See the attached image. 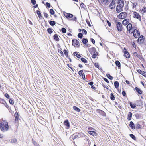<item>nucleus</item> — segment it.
<instances>
[{"mask_svg":"<svg viewBox=\"0 0 146 146\" xmlns=\"http://www.w3.org/2000/svg\"><path fill=\"white\" fill-rule=\"evenodd\" d=\"M0 128L3 132L8 131L9 129V126L7 122L6 121H5L1 123H0Z\"/></svg>","mask_w":146,"mask_h":146,"instance_id":"f257e3e1","label":"nucleus"},{"mask_svg":"<svg viewBox=\"0 0 146 146\" xmlns=\"http://www.w3.org/2000/svg\"><path fill=\"white\" fill-rule=\"evenodd\" d=\"M120 1V2L118 3L119 5L117 6L116 8V11L118 13L123 11L122 8L124 4L123 0H121Z\"/></svg>","mask_w":146,"mask_h":146,"instance_id":"f03ea898","label":"nucleus"},{"mask_svg":"<svg viewBox=\"0 0 146 146\" xmlns=\"http://www.w3.org/2000/svg\"><path fill=\"white\" fill-rule=\"evenodd\" d=\"M131 33H133L134 36L136 38H138L140 35L139 31L135 29H134Z\"/></svg>","mask_w":146,"mask_h":146,"instance_id":"7ed1b4c3","label":"nucleus"},{"mask_svg":"<svg viewBox=\"0 0 146 146\" xmlns=\"http://www.w3.org/2000/svg\"><path fill=\"white\" fill-rule=\"evenodd\" d=\"M116 27L118 31L121 32L123 30L122 25L120 22H117L116 23Z\"/></svg>","mask_w":146,"mask_h":146,"instance_id":"20e7f679","label":"nucleus"},{"mask_svg":"<svg viewBox=\"0 0 146 146\" xmlns=\"http://www.w3.org/2000/svg\"><path fill=\"white\" fill-rule=\"evenodd\" d=\"M127 13L125 12H122L120 13L118 15V17L120 19L125 18L127 16Z\"/></svg>","mask_w":146,"mask_h":146,"instance_id":"39448f33","label":"nucleus"},{"mask_svg":"<svg viewBox=\"0 0 146 146\" xmlns=\"http://www.w3.org/2000/svg\"><path fill=\"white\" fill-rule=\"evenodd\" d=\"M72 44L74 46H75V45H76V46H77V47H79L80 45L79 41L76 39H73L72 40Z\"/></svg>","mask_w":146,"mask_h":146,"instance_id":"423d86ee","label":"nucleus"},{"mask_svg":"<svg viewBox=\"0 0 146 146\" xmlns=\"http://www.w3.org/2000/svg\"><path fill=\"white\" fill-rule=\"evenodd\" d=\"M127 30L129 31V33H131V32L133 29L132 27V25L131 23H129L126 26Z\"/></svg>","mask_w":146,"mask_h":146,"instance_id":"0eeeda50","label":"nucleus"},{"mask_svg":"<svg viewBox=\"0 0 146 146\" xmlns=\"http://www.w3.org/2000/svg\"><path fill=\"white\" fill-rule=\"evenodd\" d=\"M133 14H134L133 17L134 18H136L138 19L140 21H141V16L138 13L136 12H134Z\"/></svg>","mask_w":146,"mask_h":146,"instance_id":"6e6552de","label":"nucleus"},{"mask_svg":"<svg viewBox=\"0 0 146 146\" xmlns=\"http://www.w3.org/2000/svg\"><path fill=\"white\" fill-rule=\"evenodd\" d=\"M123 52L124 53V56L127 58H129L130 57V55L127 51V50L125 48L123 50Z\"/></svg>","mask_w":146,"mask_h":146,"instance_id":"1a4fd4ad","label":"nucleus"},{"mask_svg":"<svg viewBox=\"0 0 146 146\" xmlns=\"http://www.w3.org/2000/svg\"><path fill=\"white\" fill-rule=\"evenodd\" d=\"M110 3L109 6V7L111 9H113L115 8L116 4L115 3L110 2Z\"/></svg>","mask_w":146,"mask_h":146,"instance_id":"9d476101","label":"nucleus"},{"mask_svg":"<svg viewBox=\"0 0 146 146\" xmlns=\"http://www.w3.org/2000/svg\"><path fill=\"white\" fill-rule=\"evenodd\" d=\"M64 15L66 18L68 19L72 18L73 17V14L70 13H64Z\"/></svg>","mask_w":146,"mask_h":146,"instance_id":"9b49d317","label":"nucleus"},{"mask_svg":"<svg viewBox=\"0 0 146 146\" xmlns=\"http://www.w3.org/2000/svg\"><path fill=\"white\" fill-rule=\"evenodd\" d=\"M129 23V19H125L122 21V23L123 25H126Z\"/></svg>","mask_w":146,"mask_h":146,"instance_id":"f8f14e48","label":"nucleus"},{"mask_svg":"<svg viewBox=\"0 0 146 146\" xmlns=\"http://www.w3.org/2000/svg\"><path fill=\"white\" fill-rule=\"evenodd\" d=\"M91 54L96 52V50L94 47H92L89 50Z\"/></svg>","mask_w":146,"mask_h":146,"instance_id":"ddd939ff","label":"nucleus"},{"mask_svg":"<svg viewBox=\"0 0 146 146\" xmlns=\"http://www.w3.org/2000/svg\"><path fill=\"white\" fill-rule=\"evenodd\" d=\"M53 38L54 40L57 41H59V38L58 37V35L57 34H55L54 35Z\"/></svg>","mask_w":146,"mask_h":146,"instance_id":"4468645a","label":"nucleus"},{"mask_svg":"<svg viewBox=\"0 0 146 146\" xmlns=\"http://www.w3.org/2000/svg\"><path fill=\"white\" fill-rule=\"evenodd\" d=\"M144 39V37L143 35H141L138 39V42H143Z\"/></svg>","mask_w":146,"mask_h":146,"instance_id":"2eb2a0df","label":"nucleus"},{"mask_svg":"<svg viewBox=\"0 0 146 146\" xmlns=\"http://www.w3.org/2000/svg\"><path fill=\"white\" fill-rule=\"evenodd\" d=\"M129 126L132 129H135V128L134 124L132 121H131L130 122Z\"/></svg>","mask_w":146,"mask_h":146,"instance_id":"dca6fc26","label":"nucleus"},{"mask_svg":"<svg viewBox=\"0 0 146 146\" xmlns=\"http://www.w3.org/2000/svg\"><path fill=\"white\" fill-rule=\"evenodd\" d=\"M132 113L131 112H129L127 117V119L128 120H130L132 118Z\"/></svg>","mask_w":146,"mask_h":146,"instance_id":"f3484780","label":"nucleus"},{"mask_svg":"<svg viewBox=\"0 0 146 146\" xmlns=\"http://www.w3.org/2000/svg\"><path fill=\"white\" fill-rule=\"evenodd\" d=\"M115 64L116 66H117L119 68L121 67V64L120 62L118 60L115 61Z\"/></svg>","mask_w":146,"mask_h":146,"instance_id":"a211bd4d","label":"nucleus"},{"mask_svg":"<svg viewBox=\"0 0 146 146\" xmlns=\"http://www.w3.org/2000/svg\"><path fill=\"white\" fill-rule=\"evenodd\" d=\"M64 124L65 125L69 127H70L69 123L68 120H66L64 121Z\"/></svg>","mask_w":146,"mask_h":146,"instance_id":"6ab92c4d","label":"nucleus"},{"mask_svg":"<svg viewBox=\"0 0 146 146\" xmlns=\"http://www.w3.org/2000/svg\"><path fill=\"white\" fill-rule=\"evenodd\" d=\"M114 86L116 88H117L119 85V83L117 81H115L114 82Z\"/></svg>","mask_w":146,"mask_h":146,"instance_id":"aec40b11","label":"nucleus"},{"mask_svg":"<svg viewBox=\"0 0 146 146\" xmlns=\"http://www.w3.org/2000/svg\"><path fill=\"white\" fill-rule=\"evenodd\" d=\"M73 54L75 56H76L78 58H79L81 56L79 54L76 52H74L73 53Z\"/></svg>","mask_w":146,"mask_h":146,"instance_id":"412c9836","label":"nucleus"},{"mask_svg":"<svg viewBox=\"0 0 146 146\" xmlns=\"http://www.w3.org/2000/svg\"><path fill=\"white\" fill-rule=\"evenodd\" d=\"M82 41L83 44H85L88 43V40L85 38H83L82 40Z\"/></svg>","mask_w":146,"mask_h":146,"instance_id":"4be33fe9","label":"nucleus"},{"mask_svg":"<svg viewBox=\"0 0 146 146\" xmlns=\"http://www.w3.org/2000/svg\"><path fill=\"white\" fill-rule=\"evenodd\" d=\"M36 13L38 15L39 18L41 19L42 17L41 13L40 11L38 10L36 11Z\"/></svg>","mask_w":146,"mask_h":146,"instance_id":"5701e85b","label":"nucleus"},{"mask_svg":"<svg viewBox=\"0 0 146 146\" xmlns=\"http://www.w3.org/2000/svg\"><path fill=\"white\" fill-rule=\"evenodd\" d=\"M78 137V135L77 133H75L73 134L72 136V137L73 138V139H74Z\"/></svg>","mask_w":146,"mask_h":146,"instance_id":"b1692460","label":"nucleus"},{"mask_svg":"<svg viewBox=\"0 0 146 146\" xmlns=\"http://www.w3.org/2000/svg\"><path fill=\"white\" fill-rule=\"evenodd\" d=\"M73 109L77 112H80V110L76 106H74L73 107Z\"/></svg>","mask_w":146,"mask_h":146,"instance_id":"393cba45","label":"nucleus"},{"mask_svg":"<svg viewBox=\"0 0 146 146\" xmlns=\"http://www.w3.org/2000/svg\"><path fill=\"white\" fill-rule=\"evenodd\" d=\"M47 31L50 34H51L53 32L52 29L50 28H48L47 29Z\"/></svg>","mask_w":146,"mask_h":146,"instance_id":"a878e982","label":"nucleus"},{"mask_svg":"<svg viewBox=\"0 0 146 146\" xmlns=\"http://www.w3.org/2000/svg\"><path fill=\"white\" fill-rule=\"evenodd\" d=\"M136 128L137 129H140L141 127V126L139 124V123H137L136 125Z\"/></svg>","mask_w":146,"mask_h":146,"instance_id":"bb28decb","label":"nucleus"},{"mask_svg":"<svg viewBox=\"0 0 146 146\" xmlns=\"http://www.w3.org/2000/svg\"><path fill=\"white\" fill-rule=\"evenodd\" d=\"M99 112L102 115L104 116H105L106 115V114L105 112L102 110H99Z\"/></svg>","mask_w":146,"mask_h":146,"instance_id":"cd10ccee","label":"nucleus"},{"mask_svg":"<svg viewBox=\"0 0 146 146\" xmlns=\"http://www.w3.org/2000/svg\"><path fill=\"white\" fill-rule=\"evenodd\" d=\"M50 24L52 26H53L55 25L56 22L55 21H51L49 22Z\"/></svg>","mask_w":146,"mask_h":146,"instance_id":"c85d7f7f","label":"nucleus"},{"mask_svg":"<svg viewBox=\"0 0 146 146\" xmlns=\"http://www.w3.org/2000/svg\"><path fill=\"white\" fill-rule=\"evenodd\" d=\"M106 76L109 79L112 80L113 78V77L111 76L110 74H106Z\"/></svg>","mask_w":146,"mask_h":146,"instance_id":"c756f323","label":"nucleus"},{"mask_svg":"<svg viewBox=\"0 0 146 146\" xmlns=\"http://www.w3.org/2000/svg\"><path fill=\"white\" fill-rule=\"evenodd\" d=\"M110 99L112 100H115V97L112 93H111L110 94Z\"/></svg>","mask_w":146,"mask_h":146,"instance_id":"7c9ffc66","label":"nucleus"},{"mask_svg":"<svg viewBox=\"0 0 146 146\" xmlns=\"http://www.w3.org/2000/svg\"><path fill=\"white\" fill-rule=\"evenodd\" d=\"M14 116L16 119V120H18L19 118L18 113L17 112L15 113V114Z\"/></svg>","mask_w":146,"mask_h":146,"instance_id":"2f4dec72","label":"nucleus"},{"mask_svg":"<svg viewBox=\"0 0 146 146\" xmlns=\"http://www.w3.org/2000/svg\"><path fill=\"white\" fill-rule=\"evenodd\" d=\"M137 72L139 73V74H142V75H143V73L144 72L143 71L141 70L140 69L138 70H137Z\"/></svg>","mask_w":146,"mask_h":146,"instance_id":"473e14b6","label":"nucleus"},{"mask_svg":"<svg viewBox=\"0 0 146 146\" xmlns=\"http://www.w3.org/2000/svg\"><path fill=\"white\" fill-rule=\"evenodd\" d=\"M130 105L131 107L132 108H134L136 107L135 105L134 104H133L131 102H130Z\"/></svg>","mask_w":146,"mask_h":146,"instance_id":"72a5a7b5","label":"nucleus"},{"mask_svg":"<svg viewBox=\"0 0 146 146\" xmlns=\"http://www.w3.org/2000/svg\"><path fill=\"white\" fill-rule=\"evenodd\" d=\"M50 14L52 15H53L54 14V11L52 9H51L50 10Z\"/></svg>","mask_w":146,"mask_h":146,"instance_id":"f704fd0d","label":"nucleus"},{"mask_svg":"<svg viewBox=\"0 0 146 146\" xmlns=\"http://www.w3.org/2000/svg\"><path fill=\"white\" fill-rule=\"evenodd\" d=\"M64 52L65 55L66 56V57L67 58H68V57H69V56H68V52L67 50H66L65 49L64 50Z\"/></svg>","mask_w":146,"mask_h":146,"instance_id":"c9c22d12","label":"nucleus"},{"mask_svg":"<svg viewBox=\"0 0 146 146\" xmlns=\"http://www.w3.org/2000/svg\"><path fill=\"white\" fill-rule=\"evenodd\" d=\"M32 141L33 143L35 146H39L38 143L36 142L35 141H33V139H32Z\"/></svg>","mask_w":146,"mask_h":146,"instance_id":"e433bc0d","label":"nucleus"},{"mask_svg":"<svg viewBox=\"0 0 146 146\" xmlns=\"http://www.w3.org/2000/svg\"><path fill=\"white\" fill-rule=\"evenodd\" d=\"M61 31L63 33H65L66 32V29L64 28H62L61 29Z\"/></svg>","mask_w":146,"mask_h":146,"instance_id":"4c0bfd02","label":"nucleus"},{"mask_svg":"<svg viewBox=\"0 0 146 146\" xmlns=\"http://www.w3.org/2000/svg\"><path fill=\"white\" fill-rule=\"evenodd\" d=\"M81 60L83 62L86 63L87 62V60L83 58H81Z\"/></svg>","mask_w":146,"mask_h":146,"instance_id":"58836bf2","label":"nucleus"},{"mask_svg":"<svg viewBox=\"0 0 146 146\" xmlns=\"http://www.w3.org/2000/svg\"><path fill=\"white\" fill-rule=\"evenodd\" d=\"M78 36L80 38H82L83 36V34L81 33H79L78 35Z\"/></svg>","mask_w":146,"mask_h":146,"instance_id":"ea45409f","label":"nucleus"},{"mask_svg":"<svg viewBox=\"0 0 146 146\" xmlns=\"http://www.w3.org/2000/svg\"><path fill=\"white\" fill-rule=\"evenodd\" d=\"M130 137L133 139L135 140L136 138L135 136L133 134H130Z\"/></svg>","mask_w":146,"mask_h":146,"instance_id":"a19ab883","label":"nucleus"},{"mask_svg":"<svg viewBox=\"0 0 146 146\" xmlns=\"http://www.w3.org/2000/svg\"><path fill=\"white\" fill-rule=\"evenodd\" d=\"M96 53H97V52H96L95 53H93V55L92 56V57L93 58H96V57L97 56V55H96Z\"/></svg>","mask_w":146,"mask_h":146,"instance_id":"79ce46f5","label":"nucleus"},{"mask_svg":"<svg viewBox=\"0 0 146 146\" xmlns=\"http://www.w3.org/2000/svg\"><path fill=\"white\" fill-rule=\"evenodd\" d=\"M9 101L10 103L11 104H13L14 103L13 100H12L11 99H9Z\"/></svg>","mask_w":146,"mask_h":146,"instance_id":"37998d69","label":"nucleus"},{"mask_svg":"<svg viewBox=\"0 0 146 146\" xmlns=\"http://www.w3.org/2000/svg\"><path fill=\"white\" fill-rule=\"evenodd\" d=\"M89 133L92 135H95V134H96V133L94 132V131H89Z\"/></svg>","mask_w":146,"mask_h":146,"instance_id":"c03bdc74","label":"nucleus"},{"mask_svg":"<svg viewBox=\"0 0 146 146\" xmlns=\"http://www.w3.org/2000/svg\"><path fill=\"white\" fill-rule=\"evenodd\" d=\"M46 7L50 8V4L49 3L46 2Z\"/></svg>","mask_w":146,"mask_h":146,"instance_id":"a18cd8bd","label":"nucleus"},{"mask_svg":"<svg viewBox=\"0 0 146 146\" xmlns=\"http://www.w3.org/2000/svg\"><path fill=\"white\" fill-rule=\"evenodd\" d=\"M58 52L60 53L62 56L64 57V56L63 52L61 50H58Z\"/></svg>","mask_w":146,"mask_h":146,"instance_id":"49530a36","label":"nucleus"},{"mask_svg":"<svg viewBox=\"0 0 146 146\" xmlns=\"http://www.w3.org/2000/svg\"><path fill=\"white\" fill-rule=\"evenodd\" d=\"M31 2L33 5L35 4L36 3V1L35 0H31Z\"/></svg>","mask_w":146,"mask_h":146,"instance_id":"de8ad7c7","label":"nucleus"},{"mask_svg":"<svg viewBox=\"0 0 146 146\" xmlns=\"http://www.w3.org/2000/svg\"><path fill=\"white\" fill-rule=\"evenodd\" d=\"M142 11H143V13L146 12V7H143L142 9Z\"/></svg>","mask_w":146,"mask_h":146,"instance_id":"09e8293b","label":"nucleus"},{"mask_svg":"<svg viewBox=\"0 0 146 146\" xmlns=\"http://www.w3.org/2000/svg\"><path fill=\"white\" fill-rule=\"evenodd\" d=\"M103 1L106 2L107 3V5H108L110 2V0H103Z\"/></svg>","mask_w":146,"mask_h":146,"instance_id":"8fccbe9b","label":"nucleus"},{"mask_svg":"<svg viewBox=\"0 0 146 146\" xmlns=\"http://www.w3.org/2000/svg\"><path fill=\"white\" fill-rule=\"evenodd\" d=\"M83 72V70H80L79 72H78V74H79L80 75V76H82L83 74L82 73V72Z\"/></svg>","mask_w":146,"mask_h":146,"instance_id":"3c124183","label":"nucleus"},{"mask_svg":"<svg viewBox=\"0 0 146 146\" xmlns=\"http://www.w3.org/2000/svg\"><path fill=\"white\" fill-rule=\"evenodd\" d=\"M133 54L134 56L135 57H137L138 56V54L136 52H134L133 53Z\"/></svg>","mask_w":146,"mask_h":146,"instance_id":"603ef678","label":"nucleus"},{"mask_svg":"<svg viewBox=\"0 0 146 146\" xmlns=\"http://www.w3.org/2000/svg\"><path fill=\"white\" fill-rule=\"evenodd\" d=\"M44 17L46 18H47L48 17V15L47 14V13H44Z\"/></svg>","mask_w":146,"mask_h":146,"instance_id":"864d4df0","label":"nucleus"},{"mask_svg":"<svg viewBox=\"0 0 146 146\" xmlns=\"http://www.w3.org/2000/svg\"><path fill=\"white\" fill-rule=\"evenodd\" d=\"M5 96L7 98L9 99V95L7 93H5L4 94Z\"/></svg>","mask_w":146,"mask_h":146,"instance_id":"5fc2aeb1","label":"nucleus"},{"mask_svg":"<svg viewBox=\"0 0 146 146\" xmlns=\"http://www.w3.org/2000/svg\"><path fill=\"white\" fill-rule=\"evenodd\" d=\"M103 79L105 81H106L107 83H109V81H108V80L107 78H104Z\"/></svg>","mask_w":146,"mask_h":146,"instance_id":"6e6d98bb","label":"nucleus"},{"mask_svg":"<svg viewBox=\"0 0 146 146\" xmlns=\"http://www.w3.org/2000/svg\"><path fill=\"white\" fill-rule=\"evenodd\" d=\"M137 3H133V8H135L136 7V5H137Z\"/></svg>","mask_w":146,"mask_h":146,"instance_id":"4d7b16f0","label":"nucleus"},{"mask_svg":"<svg viewBox=\"0 0 146 146\" xmlns=\"http://www.w3.org/2000/svg\"><path fill=\"white\" fill-rule=\"evenodd\" d=\"M80 6L81 8H84V4L82 3L80 4Z\"/></svg>","mask_w":146,"mask_h":146,"instance_id":"13d9d810","label":"nucleus"},{"mask_svg":"<svg viewBox=\"0 0 146 146\" xmlns=\"http://www.w3.org/2000/svg\"><path fill=\"white\" fill-rule=\"evenodd\" d=\"M17 141V140L16 139H14L11 141L12 142L15 143Z\"/></svg>","mask_w":146,"mask_h":146,"instance_id":"bf43d9fd","label":"nucleus"},{"mask_svg":"<svg viewBox=\"0 0 146 146\" xmlns=\"http://www.w3.org/2000/svg\"><path fill=\"white\" fill-rule=\"evenodd\" d=\"M107 23L108 25L109 26H111V23L109 22V21L108 20H107Z\"/></svg>","mask_w":146,"mask_h":146,"instance_id":"052dcab7","label":"nucleus"},{"mask_svg":"<svg viewBox=\"0 0 146 146\" xmlns=\"http://www.w3.org/2000/svg\"><path fill=\"white\" fill-rule=\"evenodd\" d=\"M82 31L83 33H84L85 35H86L87 34V32L86 31V30H85V29H83L82 30Z\"/></svg>","mask_w":146,"mask_h":146,"instance_id":"680f3d73","label":"nucleus"},{"mask_svg":"<svg viewBox=\"0 0 146 146\" xmlns=\"http://www.w3.org/2000/svg\"><path fill=\"white\" fill-rule=\"evenodd\" d=\"M91 41L93 44H94L95 43V40L92 38H91Z\"/></svg>","mask_w":146,"mask_h":146,"instance_id":"e2e57ef3","label":"nucleus"},{"mask_svg":"<svg viewBox=\"0 0 146 146\" xmlns=\"http://www.w3.org/2000/svg\"><path fill=\"white\" fill-rule=\"evenodd\" d=\"M82 78L84 80L86 78H85V74H84V73L82 75Z\"/></svg>","mask_w":146,"mask_h":146,"instance_id":"0e129e2a","label":"nucleus"},{"mask_svg":"<svg viewBox=\"0 0 146 146\" xmlns=\"http://www.w3.org/2000/svg\"><path fill=\"white\" fill-rule=\"evenodd\" d=\"M95 66L96 67L98 68L99 67V66L98 63H95Z\"/></svg>","mask_w":146,"mask_h":146,"instance_id":"69168bd1","label":"nucleus"},{"mask_svg":"<svg viewBox=\"0 0 146 146\" xmlns=\"http://www.w3.org/2000/svg\"><path fill=\"white\" fill-rule=\"evenodd\" d=\"M135 90H136V91H141L140 89L137 87L135 88Z\"/></svg>","mask_w":146,"mask_h":146,"instance_id":"338daca9","label":"nucleus"},{"mask_svg":"<svg viewBox=\"0 0 146 146\" xmlns=\"http://www.w3.org/2000/svg\"><path fill=\"white\" fill-rule=\"evenodd\" d=\"M93 84V82H91L88 83V84L92 86Z\"/></svg>","mask_w":146,"mask_h":146,"instance_id":"774afa93","label":"nucleus"}]
</instances>
